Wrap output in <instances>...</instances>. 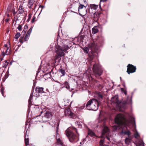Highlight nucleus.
Wrapping results in <instances>:
<instances>
[{
    "instance_id": "obj_1",
    "label": "nucleus",
    "mask_w": 146,
    "mask_h": 146,
    "mask_svg": "<svg viewBox=\"0 0 146 146\" xmlns=\"http://www.w3.org/2000/svg\"><path fill=\"white\" fill-rule=\"evenodd\" d=\"M115 122L117 125L113 126L112 129L113 131L121 128H127L128 124L126 123V117L124 114L119 113L117 115L115 118Z\"/></svg>"
},
{
    "instance_id": "obj_2",
    "label": "nucleus",
    "mask_w": 146,
    "mask_h": 146,
    "mask_svg": "<svg viewBox=\"0 0 146 146\" xmlns=\"http://www.w3.org/2000/svg\"><path fill=\"white\" fill-rule=\"evenodd\" d=\"M73 42H70L69 44L64 45L62 46L59 45L56 46L55 48L56 54L54 57V59L56 60L65 54V52L68 49L69 47L75 44Z\"/></svg>"
},
{
    "instance_id": "obj_3",
    "label": "nucleus",
    "mask_w": 146,
    "mask_h": 146,
    "mask_svg": "<svg viewBox=\"0 0 146 146\" xmlns=\"http://www.w3.org/2000/svg\"><path fill=\"white\" fill-rule=\"evenodd\" d=\"M89 48L87 47H85L84 50L85 53L88 54L90 60H92L96 55L95 52L98 49V46L95 43H92L89 44Z\"/></svg>"
},
{
    "instance_id": "obj_4",
    "label": "nucleus",
    "mask_w": 146,
    "mask_h": 146,
    "mask_svg": "<svg viewBox=\"0 0 146 146\" xmlns=\"http://www.w3.org/2000/svg\"><path fill=\"white\" fill-rule=\"evenodd\" d=\"M74 130L77 133V134L74 133L69 129H67L65 131L66 135L69 139L70 142L74 143L76 142L79 140V134L78 133L77 129L75 128H74Z\"/></svg>"
},
{
    "instance_id": "obj_5",
    "label": "nucleus",
    "mask_w": 146,
    "mask_h": 146,
    "mask_svg": "<svg viewBox=\"0 0 146 146\" xmlns=\"http://www.w3.org/2000/svg\"><path fill=\"white\" fill-rule=\"evenodd\" d=\"M101 104L100 102L97 100L93 99L88 102L86 106L88 110L96 111L98 110L99 106L101 105Z\"/></svg>"
},
{
    "instance_id": "obj_6",
    "label": "nucleus",
    "mask_w": 146,
    "mask_h": 146,
    "mask_svg": "<svg viewBox=\"0 0 146 146\" xmlns=\"http://www.w3.org/2000/svg\"><path fill=\"white\" fill-rule=\"evenodd\" d=\"M111 103L113 104L116 108L120 109L124 108V105L123 103L118 100V97L117 96H115L111 98Z\"/></svg>"
},
{
    "instance_id": "obj_7",
    "label": "nucleus",
    "mask_w": 146,
    "mask_h": 146,
    "mask_svg": "<svg viewBox=\"0 0 146 146\" xmlns=\"http://www.w3.org/2000/svg\"><path fill=\"white\" fill-rule=\"evenodd\" d=\"M93 71L96 77L101 76L103 72V70L100 65L96 64L93 65Z\"/></svg>"
},
{
    "instance_id": "obj_8",
    "label": "nucleus",
    "mask_w": 146,
    "mask_h": 146,
    "mask_svg": "<svg viewBox=\"0 0 146 146\" xmlns=\"http://www.w3.org/2000/svg\"><path fill=\"white\" fill-rule=\"evenodd\" d=\"M106 119H104L101 122L102 125L101 127H102V136L104 137V135H107L109 133V129L108 127L105 124V122Z\"/></svg>"
},
{
    "instance_id": "obj_9",
    "label": "nucleus",
    "mask_w": 146,
    "mask_h": 146,
    "mask_svg": "<svg viewBox=\"0 0 146 146\" xmlns=\"http://www.w3.org/2000/svg\"><path fill=\"white\" fill-rule=\"evenodd\" d=\"M86 7L84 5L80 3V5L78 7V11L80 14L85 15L88 13L87 9H86Z\"/></svg>"
},
{
    "instance_id": "obj_10",
    "label": "nucleus",
    "mask_w": 146,
    "mask_h": 146,
    "mask_svg": "<svg viewBox=\"0 0 146 146\" xmlns=\"http://www.w3.org/2000/svg\"><path fill=\"white\" fill-rule=\"evenodd\" d=\"M46 117L44 115L43 117H42L40 115H38L33 118L34 120H35L36 121L39 122H47L49 120L48 118H46Z\"/></svg>"
},
{
    "instance_id": "obj_11",
    "label": "nucleus",
    "mask_w": 146,
    "mask_h": 146,
    "mask_svg": "<svg viewBox=\"0 0 146 146\" xmlns=\"http://www.w3.org/2000/svg\"><path fill=\"white\" fill-rule=\"evenodd\" d=\"M127 72L128 74L130 73H133L135 72L136 70V68L132 64H129L127 66Z\"/></svg>"
},
{
    "instance_id": "obj_12",
    "label": "nucleus",
    "mask_w": 146,
    "mask_h": 146,
    "mask_svg": "<svg viewBox=\"0 0 146 146\" xmlns=\"http://www.w3.org/2000/svg\"><path fill=\"white\" fill-rule=\"evenodd\" d=\"M98 7V5L95 4H90L88 6V12L89 13H94L96 11V10Z\"/></svg>"
},
{
    "instance_id": "obj_13",
    "label": "nucleus",
    "mask_w": 146,
    "mask_h": 146,
    "mask_svg": "<svg viewBox=\"0 0 146 146\" xmlns=\"http://www.w3.org/2000/svg\"><path fill=\"white\" fill-rule=\"evenodd\" d=\"M35 91L36 92L34 94L35 96L36 97L38 96H39V93H42L44 92L43 88L39 87H36Z\"/></svg>"
},
{
    "instance_id": "obj_14",
    "label": "nucleus",
    "mask_w": 146,
    "mask_h": 146,
    "mask_svg": "<svg viewBox=\"0 0 146 146\" xmlns=\"http://www.w3.org/2000/svg\"><path fill=\"white\" fill-rule=\"evenodd\" d=\"M42 113L44 114V116L46 117V118H48L49 119H50L51 118L52 115L51 113L49 111H46L45 110L44 111L42 110L40 111V114H42Z\"/></svg>"
},
{
    "instance_id": "obj_15",
    "label": "nucleus",
    "mask_w": 146,
    "mask_h": 146,
    "mask_svg": "<svg viewBox=\"0 0 146 146\" xmlns=\"http://www.w3.org/2000/svg\"><path fill=\"white\" fill-rule=\"evenodd\" d=\"M64 114L65 116L69 118H72L73 115V113L71 112L69 109H66L65 110Z\"/></svg>"
},
{
    "instance_id": "obj_16",
    "label": "nucleus",
    "mask_w": 146,
    "mask_h": 146,
    "mask_svg": "<svg viewBox=\"0 0 146 146\" xmlns=\"http://www.w3.org/2000/svg\"><path fill=\"white\" fill-rule=\"evenodd\" d=\"M136 146H144V143L141 140L137 141L136 142Z\"/></svg>"
},
{
    "instance_id": "obj_17",
    "label": "nucleus",
    "mask_w": 146,
    "mask_h": 146,
    "mask_svg": "<svg viewBox=\"0 0 146 146\" xmlns=\"http://www.w3.org/2000/svg\"><path fill=\"white\" fill-rule=\"evenodd\" d=\"M35 0H29L28 6L30 8H32V6Z\"/></svg>"
},
{
    "instance_id": "obj_18",
    "label": "nucleus",
    "mask_w": 146,
    "mask_h": 146,
    "mask_svg": "<svg viewBox=\"0 0 146 146\" xmlns=\"http://www.w3.org/2000/svg\"><path fill=\"white\" fill-rule=\"evenodd\" d=\"M88 134L91 137L96 136L95 133L92 131L90 129L88 130Z\"/></svg>"
},
{
    "instance_id": "obj_19",
    "label": "nucleus",
    "mask_w": 146,
    "mask_h": 146,
    "mask_svg": "<svg viewBox=\"0 0 146 146\" xmlns=\"http://www.w3.org/2000/svg\"><path fill=\"white\" fill-rule=\"evenodd\" d=\"M98 31V30L96 26L94 27L92 29V33L93 34L97 33Z\"/></svg>"
},
{
    "instance_id": "obj_20",
    "label": "nucleus",
    "mask_w": 146,
    "mask_h": 146,
    "mask_svg": "<svg viewBox=\"0 0 146 146\" xmlns=\"http://www.w3.org/2000/svg\"><path fill=\"white\" fill-rule=\"evenodd\" d=\"M131 139H130L129 137H126L125 140V142L126 144L129 145L131 142Z\"/></svg>"
},
{
    "instance_id": "obj_21",
    "label": "nucleus",
    "mask_w": 146,
    "mask_h": 146,
    "mask_svg": "<svg viewBox=\"0 0 146 146\" xmlns=\"http://www.w3.org/2000/svg\"><path fill=\"white\" fill-rule=\"evenodd\" d=\"M91 15L95 18H97L99 16V15L98 14V13L96 11L95 12V13H90Z\"/></svg>"
},
{
    "instance_id": "obj_22",
    "label": "nucleus",
    "mask_w": 146,
    "mask_h": 146,
    "mask_svg": "<svg viewBox=\"0 0 146 146\" xmlns=\"http://www.w3.org/2000/svg\"><path fill=\"white\" fill-rule=\"evenodd\" d=\"M57 142L58 145L59 146H62L63 145V143L59 138L57 139Z\"/></svg>"
},
{
    "instance_id": "obj_23",
    "label": "nucleus",
    "mask_w": 146,
    "mask_h": 146,
    "mask_svg": "<svg viewBox=\"0 0 146 146\" xmlns=\"http://www.w3.org/2000/svg\"><path fill=\"white\" fill-rule=\"evenodd\" d=\"M8 63L7 60H5L3 62L2 67L5 68L8 65Z\"/></svg>"
},
{
    "instance_id": "obj_24",
    "label": "nucleus",
    "mask_w": 146,
    "mask_h": 146,
    "mask_svg": "<svg viewBox=\"0 0 146 146\" xmlns=\"http://www.w3.org/2000/svg\"><path fill=\"white\" fill-rule=\"evenodd\" d=\"M131 122L133 124V127L135 128L136 127V124L135 122V119L134 117H132L131 118Z\"/></svg>"
},
{
    "instance_id": "obj_25",
    "label": "nucleus",
    "mask_w": 146,
    "mask_h": 146,
    "mask_svg": "<svg viewBox=\"0 0 146 146\" xmlns=\"http://www.w3.org/2000/svg\"><path fill=\"white\" fill-rule=\"evenodd\" d=\"M122 133L125 135H127L128 136V137H129L131 134V133L129 130L127 131H123Z\"/></svg>"
},
{
    "instance_id": "obj_26",
    "label": "nucleus",
    "mask_w": 146,
    "mask_h": 146,
    "mask_svg": "<svg viewBox=\"0 0 146 146\" xmlns=\"http://www.w3.org/2000/svg\"><path fill=\"white\" fill-rule=\"evenodd\" d=\"M18 12V13L20 14H22L24 12V10L21 5L19 7Z\"/></svg>"
},
{
    "instance_id": "obj_27",
    "label": "nucleus",
    "mask_w": 146,
    "mask_h": 146,
    "mask_svg": "<svg viewBox=\"0 0 146 146\" xmlns=\"http://www.w3.org/2000/svg\"><path fill=\"white\" fill-rule=\"evenodd\" d=\"M33 93H31V94L30 95V96L29 99L28 101L29 104V105L31 104L32 102L31 100H32L33 99Z\"/></svg>"
},
{
    "instance_id": "obj_28",
    "label": "nucleus",
    "mask_w": 146,
    "mask_h": 146,
    "mask_svg": "<svg viewBox=\"0 0 146 146\" xmlns=\"http://www.w3.org/2000/svg\"><path fill=\"white\" fill-rule=\"evenodd\" d=\"M6 51V55H8L10 53L11 49L9 47L5 49Z\"/></svg>"
},
{
    "instance_id": "obj_29",
    "label": "nucleus",
    "mask_w": 146,
    "mask_h": 146,
    "mask_svg": "<svg viewBox=\"0 0 146 146\" xmlns=\"http://www.w3.org/2000/svg\"><path fill=\"white\" fill-rule=\"evenodd\" d=\"M64 87H65L68 89H69L70 88V86L69 84H68V83L67 82H64Z\"/></svg>"
},
{
    "instance_id": "obj_30",
    "label": "nucleus",
    "mask_w": 146,
    "mask_h": 146,
    "mask_svg": "<svg viewBox=\"0 0 146 146\" xmlns=\"http://www.w3.org/2000/svg\"><path fill=\"white\" fill-rule=\"evenodd\" d=\"M129 97L128 96L127 97V99L126 100V101L125 102V104H132V96L131 97V99L130 100H129L128 98Z\"/></svg>"
},
{
    "instance_id": "obj_31",
    "label": "nucleus",
    "mask_w": 146,
    "mask_h": 146,
    "mask_svg": "<svg viewBox=\"0 0 146 146\" xmlns=\"http://www.w3.org/2000/svg\"><path fill=\"white\" fill-rule=\"evenodd\" d=\"M21 34L19 33H17L15 35L14 38L16 39H17L20 36Z\"/></svg>"
},
{
    "instance_id": "obj_32",
    "label": "nucleus",
    "mask_w": 146,
    "mask_h": 146,
    "mask_svg": "<svg viewBox=\"0 0 146 146\" xmlns=\"http://www.w3.org/2000/svg\"><path fill=\"white\" fill-rule=\"evenodd\" d=\"M82 123L81 122H77L76 123L78 126V127L80 128H81L82 127Z\"/></svg>"
},
{
    "instance_id": "obj_33",
    "label": "nucleus",
    "mask_w": 146,
    "mask_h": 146,
    "mask_svg": "<svg viewBox=\"0 0 146 146\" xmlns=\"http://www.w3.org/2000/svg\"><path fill=\"white\" fill-rule=\"evenodd\" d=\"M60 72L62 74V75L61 76H64L65 73V70H63L62 69H61L60 70Z\"/></svg>"
},
{
    "instance_id": "obj_34",
    "label": "nucleus",
    "mask_w": 146,
    "mask_h": 146,
    "mask_svg": "<svg viewBox=\"0 0 146 146\" xmlns=\"http://www.w3.org/2000/svg\"><path fill=\"white\" fill-rule=\"evenodd\" d=\"M33 27H31L29 30L27 32V34L28 35H30V34L31 33Z\"/></svg>"
},
{
    "instance_id": "obj_35",
    "label": "nucleus",
    "mask_w": 146,
    "mask_h": 146,
    "mask_svg": "<svg viewBox=\"0 0 146 146\" xmlns=\"http://www.w3.org/2000/svg\"><path fill=\"white\" fill-rule=\"evenodd\" d=\"M25 144L26 145H27L29 143V140L28 138H25Z\"/></svg>"
},
{
    "instance_id": "obj_36",
    "label": "nucleus",
    "mask_w": 146,
    "mask_h": 146,
    "mask_svg": "<svg viewBox=\"0 0 146 146\" xmlns=\"http://www.w3.org/2000/svg\"><path fill=\"white\" fill-rule=\"evenodd\" d=\"M29 36L30 35H28L26 34L25 38V41H27L29 39Z\"/></svg>"
},
{
    "instance_id": "obj_37",
    "label": "nucleus",
    "mask_w": 146,
    "mask_h": 146,
    "mask_svg": "<svg viewBox=\"0 0 146 146\" xmlns=\"http://www.w3.org/2000/svg\"><path fill=\"white\" fill-rule=\"evenodd\" d=\"M134 137L136 138H137L139 137V135L137 132H136L134 134Z\"/></svg>"
},
{
    "instance_id": "obj_38",
    "label": "nucleus",
    "mask_w": 146,
    "mask_h": 146,
    "mask_svg": "<svg viewBox=\"0 0 146 146\" xmlns=\"http://www.w3.org/2000/svg\"><path fill=\"white\" fill-rule=\"evenodd\" d=\"M17 29L19 31H21L22 30L21 25H19L18 27H17Z\"/></svg>"
},
{
    "instance_id": "obj_39",
    "label": "nucleus",
    "mask_w": 146,
    "mask_h": 146,
    "mask_svg": "<svg viewBox=\"0 0 146 146\" xmlns=\"http://www.w3.org/2000/svg\"><path fill=\"white\" fill-rule=\"evenodd\" d=\"M4 89L3 87H2L1 88V93L2 94L3 96H4V94H3V92H4Z\"/></svg>"
},
{
    "instance_id": "obj_40",
    "label": "nucleus",
    "mask_w": 146,
    "mask_h": 146,
    "mask_svg": "<svg viewBox=\"0 0 146 146\" xmlns=\"http://www.w3.org/2000/svg\"><path fill=\"white\" fill-rule=\"evenodd\" d=\"M19 41L22 44L23 42V38L22 37H21L19 39Z\"/></svg>"
},
{
    "instance_id": "obj_41",
    "label": "nucleus",
    "mask_w": 146,
    "mask_h": 146,
    "mask_svg": "<svg viewBox=\"0 0 146 146\" xmlns=\"http://www.w3.org/2000/svg\"><path fill=\"white\" fill-rule=\"evenodd\" d=\"M104 139L101 140L100 142V145H102L104 143Z\"/></svg>"
},
{
    "instance_id": "obj_42",
    "label": "nucleus",
    "mask_w": 146,
    "mask_h": 146,
    "mask_svg": "<svg viewBox=\"0 0 146 146\" xmlns=\"http://www.w3.org/2000/svg\"><path fill=\"white\" fill-rule=\"evenodd\" d=\"M103 96L102 95L100 94L98 95V98L99 100H101Z\"/></svg>"
},
{
    "instance_id": "obj_43",
    "label": "nucleus",
    "mask_w": 146,
    "mask_h": 146,
    "mask_svg": "<svg viewBox=\"0 0 146 146\" xmlns=\"http://www.w3.org/2000/svg\"><path fill=\"white\" fill-rule=\"evenodd\" d=\"M36 18V17H35V16H33L32 18V20H31V22L32 23H33V22H34L35 21V19Z\"/></svg>"
},
{
    "instance_id": "obj_44",
    "label": "nucleus",
    "mask_w": 146,
    "mask_h": 146,
    "mask_svg": "<svg viewBox=\"0 0 146 146\" xmlns=\"http://www.w3.org/2000/svg\"><path fill=\"white\" fill-rule=\"evenodd\" d=\"M12 12L14 16H15V15L17 13V12H15L14 9H13L12 10Z\"/></svg>"
},
{
    "instance_id": "obj_45",
    "label": "nucleus",
    "mask_w": 146,
    "mask_h": 146,
    "mask_svg": "<svg viewBox=\"0 0 146 146\" xmlns=\"http://www.w3.org/2000/svg\"><path fill=\"white\" fill-rule=\"evenodd\" d=\"M121 91L122 92H124V94H125V95H126L127 94V91L126 90H123V88H121Z\"/></svg>"
},
{
    "instance_id": "obj_46",
    "label": "nucleus",
    "mask_w": 146,
    "mask_h": 146,
    "mask_svg": "<svg viewBox=\"0 0 146 146\" xmlns=\"http://www.w3.org/2000/svg\"><path fill=\"white\" fill-rule=\"evenodd\" d=\"M1 55L3 56H4L6 54V52H5L4 51H3L1 52Z\"/></svg>"
},
{
    "instance_id": "obj_47",
    "label": "nucleus",
    "mask_w": 146,
    "mask_h": 146,
    "mask_svg": "<svg viewBox=\"0 0 146 146\" xmlns=\"http://www.w3.org/2000/svg\"><path fill=\"white\" fill-rule=\"evenodd\" d=\"M86 140V139H83V141H82V142H80V144H81V145H82V144H83L84 143V141Z\"/></svg>"
},
{
    "instance_id": "obj_48",
    "label": "nucleus",
    "mask_w": 146,
    "mask_h": 146,
    "mask_svg": "<svg viewBox=\"0 0 146 146\" xmlns=\"http://www.w3.org/2000/svg\"><path fill=\"white\" fill-rule=\"evenodd\" d=\"M4 47L5 48V49L9 47H8V46L7 44H5L4 45Z\"/></svg>"
},
{
    "instance_id": "obj_49",
    "label": "nucleus",
    "mask_w": 146,
    "mask_h": 146,
    "mask_svg": "<svg viewBox=\"0 0 146 146\" xmlns=\"http://www.w3.org/2000/svg\"><path fill=\"white\" fill-rule=\"evenodd\" d=\"M107 0H100V3H101L102 2H106L107 1Z\"/></svg>"
},
{
    "instance_id": "obj_50",
    "label": "nucleus",
    "mask_w": 146,
    "mask_h": 146,
    "mask_svg": "<svg viewBox=\"0 0 146 146\" xmlns=\"http://www.w3.org/2000/svg\"><path fill=\"white\" fill-rule=\"evenodd\" d=\"M27 27H28L27 25L25 26L24 27V29H27ZM24 30H24L23 31H24Z\"/></svg>"
},
{
    "instance_id": "obj_51",
    "label": "nucleus",
    "mask_w": 146,
    "mask_h": 146,
    "mask_svg": "<svg viewBox=\"0 0 146 146\" xmlns=\"http://www.w3.org/2000/svg\"><path fill=\"white\" fill-rule=\"evenodd\" d=\"M107 139H108V140H110V138L109 137H107Z\"/></svg>"
},
{
    "instance_id": "obj_52",
    "label": "nucleus",
    "mask_w": 146,
    "mask_h": 146,
    "mask_svg": "<svg viewBox=\"0 0 146 146\" xmlns=\"http://www.w3.org/2000/svg\"><path fill=\"white\" fill-rule=\"evenodd\" d=\"M36 4L35 5V8H34V9H35L36 7Z\"/></svg>"
},
{
    "instance_id": "obj_53",
    "label": "nucleus",
    "mask_w": 146,
    "mask_h": 146,
    "mask_svg": "<svg viewBox=\"0 0 146 146\" xmlns=\"http://www.w3.org/2000/svg\"><path fill=\"white\" fill-rule=\"evenodd\" d=\"M29 18H31V16L30 15H29Z\"/></svg>"
},
{
    "instance_id": "obj_54",
    "label": "nucleus",
    "mask_w": 146,
    "mask_h": 146,
    "mask_svg": "<svg viewBox=\"0 0 146 146\" xmlns=\"http://www.w3.org/2000/svg\"><path fill=\"white\" fill-rule=\"evenodd\" d=\"M120 79H121V77H120Z\"/></svg>"
}]
</instances>
